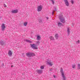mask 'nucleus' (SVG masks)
I'll list each match as a JSON object with an SVG mask.
<instances>
[{
  "mask_svg": "<svg viewBox=\"0 0 80 80\" xmlns=\"http://www.w3.org/2000/svg\"><path fill=\"white\" fill-rule=\"evenodd\" d=\"M8 55L10 57H11V56L12 55V51H9V52H8Z\"/></svg>",
  "mask_w": 80,
  "mask_h": 80,
  "instance_id": "obj_10",
  "label": "nucleus"
},
{
  "mask_svg": "<svg viewBox=\"0 0 80 80\" xmlns=\"http://www.w3.org/2000/svg\"><path fill=\"white\" fill-rule=\"evenodd\" d=\"M27 55L28 57H29L30 56V53H27Z\"/></svg>",
  "mask_w": 80,
  "mask_h": 80,
  "instance_id": "obj_24",
  "label": "nucleus"
},
{
  "mask_svg": "<svg viewBox=\"0 0 80 80\" xmlns=\"http://www.w3.org/2000/svg\"><path fill=\"white\" fill-rule=\"evenodd\" d=\"M53 77H54V78H55V75H54Z\"/></svg>",
  "mask_w": 80,
  "mask_h": 80,
  "instance_id": "obj_28",
  "label": "nucleus"
},
{
  "mask_svg": "<svg viewBox=\"0 0 80 80\" xmlns=\"http://www.w3.org/2000/svg\"><path fill=\"white\" fill-rule=\"evenodd\" d=\"M41 69H43L44 68V66H41Z\"/></svg>",
  "mask_w": 80,
  "mask_h": 80,
  "instance_id": "obj_23",
  "label": "nucleus"
},
{
  "mask_svg": "<svg viewBox=\"0 0 80 80\" xmlns=\"http://www.w3.org/2000/svg\"><path fill=\"white\" fill-rule=\"evenodd\" d=\"M40 38H41V37L40 36H37V40H40Z\"/></svg>",
  "mask_w": 80,
  "mask_h": 80,
  "instance_id": "obj_13",
  "label": "nucleus"
},
{
  "mask_svg": "<svg viewBox=\"0 0 80 80\" xmlns=\"http://www.w3.org/2000/svg\"><path fill=\"white\" fill-rule=\"evenodd\" d=\"M76 65H75V64H72V68H74V69H75V68H76Z\"/></svg>",
  "mask_w": 80,
  "mask_h": 80,
  "instance_id": "obj_14",
  "label": "nucleus"
},
{
  "mask_svg": "<svg viewBox=\"0 0 80 80\" xmlns=\"http://www.w3.org/2000/svg\"><path fill=\"white\" fill-rule=\"evenodd\" d=\"M26 41L28 42H29V43H32V42L31 41L29 40H27Z\"/></svg>",
  "mask_w": 80,
  "mask_h": 80,
  "instance_id": "obj_21",
  "label": "nucleus"
},
{
  "mask_svg": "<svg viewBox=\"0 0 80 80\" xmlns=\"http://www.w3.org/2000/svg\"><path fill=\"white\" fill-rule=\"evenodd\" d=\"M37 72H38L39 74H41L42 73L43 71L42 70H37Z\"/></svg>",
  "mask_w": 80,
  "mask_h": 80,
  "instance_id": "obj_9",
  "label": "nucleus"
},
{
  "mask_svg": "<svg viewBox=\"0 0 80 80\" xmlns=\"http://www.w3.org/2000/svg\"><path fill=\"white\" fill-rule=\"evenodd\" d=\"M54 12H54V11L52 12V15H53V13H54Z\"/></svg>",
  "mask_w": 80,
  "mask_h": 80,
  "instance_id": "obj_27",
  "label": "nucleus"
},
{
  "mask_svg": "<svg viewBox=\"0 0 80 80\" xmlns=\"http://www.w3.org/2000/svg\"><path fill=\"white\" fill-rule=\"evenodd\" d=\"M31 46L32 48H34V49H37V46L35 45V44H31Z\"/></svg>",
  "mask_w": 80,
  "mask_h": 80,
  "instance_id": "obj_6",
  "label": "nucleus"
},
{
  "mask_svg": "<svg viewBox=\"0 0 80 80\" xmlns=\"http://www.w3.org/2000/svg\"><path fill=\"white\" fill-rule=\"evenodd\" d=\"M58 26L60 27L61 25H62V24L61 23L58 22Z\"/></svg>",
  "mask_w": 80,
  "mask_h": 80,
  "instance_id": "obj_19",
  "label": "nucleus"
},
{
  "mask_svg": "<svg viewBox=\"0 0 80 80\" xmlns=\"http://www.w3.org/2000/svg\"><path fill=\"white\" fill-rule=\"evenodd\" d=\"M64 2L66 6L67 7H68V6H69V3H68V2L67 0H64Z\"/></svg>",
  "mask_w": 80,
  "mask_h": 80,
  "instance_id": "obj_7",
  "label": "nucleus"
},
{
  "mask_svg": "<svg viewBox=\"0 0 80 80\" xmlns=\"http://www.w3.org/2000/svg\"><path fill=\"white\" fill-rule=\"evenodd\" d=\"M71 3H72V5H73V3H74V1H73V0H71Z\"/></svg>",
  "mask_w": 80,
  "mask_h": 80,
  "instance_id": "obj_22",
  "label": "nucleus"
},
{
  "mask_svg": "<svg viewBox=\"0 0 80 80\" xmlns=\"http://www.w3.org/2000/svg\"><path fill=\"white\" fill-rule=\"evenodd\" d=\"M61 73L62 74V76L63 78V80H66V79L65 78V76H64V73H63V70H61Z\"/></svg>",
  "mask_w": 80,
  "mask_h": 80,
  "instance_id": "obj_5",
  "label": "nucleus"
},
{
  "mask_svg": "<svg viewBox=\"0 0 80 80\" xmlns=\"http://www.w3.org/2000/svg\"><path fill=\"white\" fill-rule=\"evenodd\" d=\"M51 1L52 2V4H55V0H51Z\"/></svg>",
  "mask_w": 80,
  "mask_h": 80,
  "instance_id": "obj_18",
  "label": "nucleus"
},
{
  "mask_svg": "<svg viewBox=\"0 0 80 80\" xmlns=\"http://www.w3.org/2000/svg\"><path fill=\"white\" fill-rule=\"evenodd\" d=\"M39 22L40 23H42V20H39Z\"/></svg>",
  "mask_w": 80,
  "mask_h": 80,
  "instance_id": "obj_26",
  "label": "nucleus"
},
{
  "mask_svg": "<svg viewBox=\"0 0 80 80\" xmlns=\"http://www.w3.org/2000/svg\"><path fill=\"white\" fill-rule=\"evenodd\" d=\"M58 34H56L55 35V37L56 39L57 40L58 38Z\"/></svg>",
  "mask_w": 80,
  "mask_h": 80,
  "instance_id": "obj_11",
  "label": "nucleus"
},
{
  "mask_svg": "<svg viewBox=\"0 0 80 80\" xmlns=\"http://www.w3.org/2000/svg\"><path fill=\"white\" fill-rule=\"evenodd\" d=\"M49 38L51 40H54L55 39L52 36H51L49 37Z\"/></svg>",
  "mask_w": 80,
  "mask_h": 80,
  "instance_id": "obj_12",
  "label": "nucleus"
},
{
  "mask_svg": "<svg viewBox=\"0 0 80 80\" xmlns=\"http://www.w3.org/2000/svg\"><path fill=\"white\" fill-rule=\"evenodd\" d=\"M28 23V22H25L24 23V26H25V27H26V26H27V25Z\"/></svg>",
  "mask_w": 80,
  "mask_h": 80,
  "instance_id": "obj_15",
  "label": "nucleus"
},
{
  "mask_svg": "<svg viewBox=\"0 0 80 80\" xmlns=\"http://www.w3.org/2000/svg\"><path fill=\"white\" fill-rule=\"evenodd\" d=\"M52 61L50 60L49 61L48 60L47 61V63L50 65V66H52L53 64V62H51Z\"/></svg>",
  "mask_w": 80,
  "mask_h": 80,
  "instance_id": "obj_3",
  "label": "nucleus"
},
{
  "mask_svg": "<svg viewBox=\"0 0 80 80\" xmlns=\"http://www.w3.org/2000/svg\"><path fill=\"white\" fill-rule=\"evenodd\" d=\"M5 28H6V27H5V24L4 23L2 24L1 26V29L2 31H4Z\"/></svg>",
  "mask_w": 80,
  "mask_h": 80,
  "instance_id": "obj_4",
  "label": "nucleus"
},
{
  "mask_svg": "<svg viewBox=\"0 0 80 80\" xmlns=\"http://www.w3.org/2000/svg\"><path fill=\"white\" fill-rule=\"evenodd\" d=\"M42 8H43V7L42 5H40L38 6V12H41L42 11Z\"/></svg>",
  "mask_w": 80,
  "mask_h": 80,
  "instance_id": "obj_2",
  "label": "nucleus"
},
{
  "mask_svg": "<svg viewBox=\"0 0 80 80\" xmlns=\"http://www.w3.org/2000/svg\"><path fill=\"white\" fill-rule=\"evenodd\" d=\"M4 6L5 7H7V5H6L5 4H4Z\"/></svg>",
  "mask_w": 80,
  "mask_h": 80,
  "instance_id": "obj_25",
  "label": "nucleus"
},
{
  "mask_svg": "<svg viewBox=\"0 0 80 80\" xmlns=\"http://www.w3.org/2000/svg\"><path fill=\"white\" fill-rule=\"evenodd\" d=\"M76 44H78L80 43V41L78 40V41H76Z\"/></svg>",
  "mask_w": 80,
  "mask_h": 80,
  "instance_id": "obj_17",
  "label": "nucleus"
},
{
  "mask_svg": "<svg viewBox=\"0 0 80 80\" xmlns=\"http://www.w3.org/2000/svg\"><path fill=\"white\" fill-rule=\"evenodd\" d=\"M59 18L61 22L62 23H65V18L63 17V16H59Z\"/></svg>",
  "mask_w": 80,
  "mask_h": 80,
  "instance_id": "obj_1",
  "label": "nucleus"
},
{
  "mask_svg": "<svg viewBox=\"0 0 80 80\" xmlns=\"http://www.w3.org/2000/svg\"><path fill=\"white\" fill-rule=\"evenodd\" d=\"M11 12L12 13H18V10L17 9L12 10Z\"/></svg>",
  "mask_w": 80,
  "mask_h": 80,
  "instance_id": "obj_8",
  "label": "nucleus"
},
{
  "mask_svg": "<svg viewBox=\"0 0 80 80\" xmlns=\"http://www.w3.org/2000/svg\"><path fill=\"white\" fill-rule=\"evenodd\" d=\"M37 43H39V41H38V42H37Z\"/></svg>",
  "mask_w": 80,
  "mask_h": 80,
  "instance_id": "obj_29",
  "label": "nucleus"
},
{
  "mask_svg": "<svg viewBox=\"0 0 80 80\" xmlns=\"http://www.w3.org/2000/svg\"><path fill=\"white\" fill-rule=\"evenodd\" d=\"M67 31H68V34L69 35L70 34V28H68V30H67Z\"/></svg>",
  "mask_w": 80,
  "mask_h": 80,
  "instance_id": "obj_16",
  "label": "nucleus"
},
{
  "mask_svg": "<svg viewBox=\"0 0 80 80\" xmlns=\"http://www.w3.org/2000/svg\"><path fill=\"white\" fill-rule=\"evenodd\" d=\"M11 67H12V68L13 67V66L12 65V66H11Z\"/></svg>",
  "mask_w": 80,
  "mask_h": 80,
  "instance_id": "obj_30",
  "label": "nucleus"
},
{
  "mask_svg": "<svg viewBox=\"0 0 80 80\" xmlns=\"http://www.w3.org/2000/svg\"><path fill=\"white\" fill-rule=\"evenodd\" d=\"M1 44L2 45H4V42H3L2 41L1 42Z\"/></svg>",
  "mask_w": 80,
  "mask_h": 80,
  "instance_id": "obj_20",
  "label": "nucleus"
}]
</instances>
